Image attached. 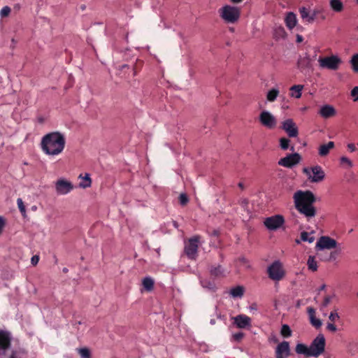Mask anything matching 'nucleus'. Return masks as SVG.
<instances>
[{
    "instance_id": "1",
    "label": "nucleus",
    "mask_w": 358,
    "mask_h": 358,
    "mask_svg": "<svg viewBox=\"0 0 358 358\" xmlns=\"http://www.w3.org/2000/svg\"><path fill=\"white\" fill-rule=\"evenodd\" d=\"M293 199L295 208L299 213L308 220L315 216L317 211L313 204L316 198L312 192L298 190L294 194Z\"/></svg>"
},
{
    "instance_id": "2",
    "label": "nucleus",
    "mask_w": 358,
    "mask_h": 358,
    "mask_svg": "<svg viewBox=\"0 0 358 358\" xmlns=\"http://www.w3.org/2000/svg\"><path fill=\"white\" fill-rule=\"evenodd\" d=\"M66 138L63 134L52 131L44 135L40 143L41 150L47 155H59L64 150Z\"/></svg>"
},
{
    "instance_id": "3",
    "label": "nucleus",
    "mask_w": 358,
    "mask_h": 358,
    "mask_svg": "<svg viewBox=\"0 0 358 358\" xmlns=\"http://www.w3.org/2000/svg\"><path fill=\"white\" fill-rule=\"evenodd\" d=\"M220 17L227 23H235L236 22L241 15L239 8L226 5L218 10Z\"/></svg>"
},
{
    "instance_id": "4",
    "label": "nucleus",
    "mask_w": 358,
    "mask_h": 358,
    "mask_svg": "<svg viewBox=\"0 0 358 358\" xmlns=\"http://www.w3.org/2000/svg\"><path fill=\"white\" fill-rule=\"evenodd\" d=\"M325 345L326 341L324 335L318 334L309 346L311 357H317L321 355L324 352Z\"/></svg>"
},
{
    "instance_id": "5",
    "label": "nucleus",
    "mask_w": 358,
    "mask_h": 358,
    "mask_svg": "<svg viewBox=\"0 0 358 358\" xmlns=\"http://www.w3.org/2000/svg\"><path fill=\"white\" fill-rule=\"evenodd\" d=\"M320 66L329 70L336 71L339 69L342 60L337 55L320 57L318 59Z\"/></svg>"
},
{
    "instance_id": "6",
    "label": "nucleus",
    "mask_w": 358,
    "mask_h": 358,
    "mask_svg": "<svg viewBox=\"0 0 358 358\" xmlns=\"http://www.w3.org/2000/svg\"><path fill=\"white\" fill-rule=\"evenodd\" d=\"M267 273L269 278L275 281L282 280L285 275L282 264L278 260L275 261L268 267Z\"/></svg>"
},
{
    "instance_id": "7",
    "label": "nucleus",
    "mask_w": 358,
    "mask_h": 358,
    "mask_svg": "<svg viewBox=\"0 0 358 358\" xmlns=\"http://www.w3.org/2000/svg\"><path fill=\"white\" fill-rule=\"evenodd\" d=\"M199 238V236H195L189 238L185 244L184 252L189 259L194 260L198 256Z\"/></svg>"
},
{
    "instance_id": "8",
    "label": "nucleus",
    "mask_w": 358,
    "mask_h": 358,
    "mask_svg": "<svg viewBox=\"0 0 358 358\" xmlns=\"http://www.w3.org/2000/svg\"><path fill=\"white\" fill-rule=\"evenodd\" d=\"M13 335L8 330L0 329V357L6 354L12 345Z\"/></svg>"
},
{
    "instance_id": "9",
    "label": "nucleus",
    "mask_w": 358,
    "mask_h": 358,
    "mask_svg": "<svg viewBox=\"0 0 358 358\" xmlns=\"http://www.w3.org/2000/svg\"><path fill=\"white\" fill-rule=\"evenodd\" d=\"M303 171L308 176V179L313 182H319L323 180L325 176L324 171L320 166H315L311 168V172L313 176H311L310 171L308 168H304Z\"/></svg>"
},
{
    "instance_id": "10",
    "label": "nucleus",
    "mask_w": 358,
    "mask_h": 358,
    "mask_svg": "<svg viewBox=\"0 0 358 358\" xmlns=\"http://www.w3.org/2000/svg\"><path fill=\"white\" fill-rule=\"evenodd\" d=\"M336 246L337 242L335 239L329 236H323L318 239L315 248L317 250H322L324 249L331 250L335 248Z\"/></svg>"
},
{
    "instance_id": "11",
    "label": "nucleus",
    "mask_w": 358,
    "mask_h": 358,
    "mask_svg": "<svg viewBox=\"0 0 358 358\" xmlns=\"http://www.w3.org/2000/svg\"><path fill=\"white\" fill-rule=\"evenodd\" d=\"M300 160V155L295 152L293 154H289L286 157L281 158L278 161V164L286 168H292L294 165L299 164Z\"/></svg>"
},
{
    "instance_id": "12",
    "label": "nucleus",
    "mask_w": 358,
    "mask_h": 358,
    "mask_svg": "<svg viewBox=\"0 0 358 358\" xmlns=\"http://www.w3.org/2000/svg\"><path fill=\"white\" fill-rule=\"evenodd\" d=\"M285 222L283 216L277 215L265 219L264 225L271 230H275L280 227Z\"/></svg>"
},
{
    "instance_id": "13",
    "label": "nucleus",
    "mask_w": 358,
    "mask_h": 358,
    "mask_svg": "<svg viewBox=\"0 0 358 358\" xmlns=\"http://www.w3.org/2000/svg\"><path fill=\"white\" fill-rule=\"evenodd\" d=\"M259 121L263 126L268 129H273L277 123L275 117L271 113L266 110L260 113Z\"/></svg>"
},
{
    "instance_id": "14",
    "label": "nucleus",
    "mask_w": 358,
    "mask_h": 358,
    "mask_svg": "<svg viewBox=\"0 0 358 358\" xmlns=\"http://www.w3.org/2000/svg\"><path fill=\"white\" fill-rule=\"evenodd\" d=\"M56 192L58 194H66L73 189V184L64 178L59 179L55 183Z\"/></svg>"
},
{
    "instance_id": "15",
    "label": "nucleus",
    "mask_w": 358,
    "mask_h": 358,
    "mask_svg": "<svg viewBox=\"0 0 358 358\" xmlns=\"http://www.w3.org/2000/svg\"><path fill=\"white\" fill-rule=\"evenodd\" d=\"M282 129L286 131L289 137H296L299 134L298 128L292 119H287L282 123Z\"/></svg>"
},
{
    "instance_id": "16",
    "label": "nucleus",
    "mask_w": 358,
    "mask_h": 358,
    "mask_svg": "<svg viewBox=\"0 0 358 358\" xmlns=\"http://www.w3.org/2000/svg\"><path fill=\"white\" fill-rule=\"evenodd\" d=\"M290 355L289 342L282 341L275 348V358H287Z\"/></svg>"
},
{
    "instance_id": "17",
    "label": "nucleus",
    "mask_w": 358,
    "mask_h": 358,
    "mask_svg": "<svg viewBox=\"0 0 358 358\" xmlns=\"http://www.w3.org/2000/svg\"><path fill=\"white\" fill-rule=\"evenodd\" d=\"M234 324L240 329L245 328L251 324V319L245 315H238L234 317Z\"/></svg>"
},
{
    "instance_id": "18",
    "label": "nucleus",
    "mask_w": 358,
    "mask_h": 358,
    "mask_svg": "<svg viewBox=\"0 0 358 358\" xmlns=\"http://www.w3.org/2000/svg\"><path fill=\"white\" fill-rule=\"evenodd\" d=\"M319 113L324 118H329L336 115V110L330 105H324L320 108Z\"/></svg>"
},
{
    "instance_id": "19",
    "label": "nucleus",
    "mask_w": 358,
    "mask_h": 358,
    "mask_svg": "<svg viewBox=\"0 0 358 358\" xmlns=\"http://www.w3.org/2000/svg\"><path fill=\"white\" fill-rule=\"evenodd\" d=\"M307 312L310 317V324L316 329L320 328L322 326V322L320 319L315 317V310L312 307L307 308Z\"/></svg>"
},
{
    "instance_id": "20",
    "label": "nucleus",
    "mask_w": 358,
    "mask_h": 358,
    "mask_svg": "<svg viewBox=\"0 0 358 358\" xmlns=\"http://www.w3.org/2000/svg\"><path fill=\"white\" fill-rule=\"evenodd\" d=\"M303 89V85H294L289 88V96L291 97H294L296 99H299L301 97L302 90Z\"/></svg>"
},
{
    "instance_id": "21",
    "label": "nucleus",
    "mask_w": 358,
    "mask_h": 358,
    "mask_svg": "<svg viewBox=\"0 0 358 358\" xmlns=\"http://www.w3.org/2000/svg\"><path fill=\"white\" fill-rule=\"evenodd\" d=\"M297 20L296 15L292 13H288L285 17L286 26L289 29H292L296 24Z\"/></svg>"
},
{
    "instance_id": "22",
    "label": "nucleus",
    "mask_w": 358,
    "mask_h": 358,
    "mask_svg": "<svg viewBox=\"0 0 358 358\" xmlns=\"http://www.w3.org/2000/svg\"><path fill=\"white\" fill-rule=\"evenodd\" d=\"M334 145L335 144L333 141L321 145L319 148V155L321 157L327 156L329 153L330 150L334 148Z\"/></svg>"
},
{
    "instance_id": "23",
    "label": "nucleus",
    "mask_w": 358,
    "mask_h": 358,
    "mask_svg": "<svg viewBox=\"0 0 358 358\" xmlns=\"http://www.w3.org/2000/svg\"><path fill=\"white\" fill-rule=\"evenodd\" d=\"M318 17L323 20L326 18L321 9L315 8L313 11H310L308 23H313Z\"/></svg>"
},
{
    "instance_id": "24",
    "label": "nucleus",
    "mask_w": 358,
    "mask_h": 358,
    "mask_svg": "<svg viewBox=\"0 0 358 358\" xmlns=\"http://www.w3.org/2000/svg\"><path fill=\"white\" fill-rule=\"evenodd\" d=\"M311 59L307 54L304 57H301L298 59L297 65L299 68L306 69L310 66Z\"/></svg>"
},
{
    "instance_id": "25",
    "label": "nucleus",
    "mask_w": 358,
    "mask_h": 358,
    "mask_svg": "<svg viewBox=\"0 0 358 358\" xmlns=\"http://www.w3.org/2000/svg\"><path fill=\"white\" fill-rule=\"evenodd\" d=\"M295 351L299 355H304L306 357H311L309 347H307L305 344L298 343L296 346Z\"/></svg>"
},
{
    "instance_id": "26",
    "label": "nucleus",
    "mask_w": 358,
    "mask_h": 358,
    "mask_svg": "<svg viewBox=\"0 0 358 358\" xmlns=\"http://www.w3.org/2000/svg\"><path fill=\"white\" fill-rule=\"evenodd\" d=\"M200 283L203 288L209 290H215L216 285L214 280L208 278H202L200 280Z\"/></svg>"
},
{
    "instance_id": "27",
    "label": "nucleus",
    "mask_w": 358,
    "mask_h": 358,
    "mask_svg": "<svg viewBox=\"0 0 358 358\" xmlns=\"http://www.w3.org/2000/svg\"><path fill=\"white\" fill-rule=\"evenodd\" d=\"M210 275L215 278H220L224 276V270L221 266H213L210 271Z\"/></svg>"
},
{
    "instance_id": "28",
    "label": "nucleus",
    "mask_w": 358,
    "mask_h": 358,
    "mask_svg": "<svg viewBox=\"0 0 358 358\" xmlns=\"http://www.w3.org/2000/svg\"><path fill=\"white\" fill-rule=\"evenodd\" d=\"M79 178H82L83 180V181L80 182L79 187L85 189L91 186L92 180L90 178V174L85 173L84 177H83L82 174H80L79 176Z\"/></svg>"
},
{
    "instance_id": "29",
    "label": "nucleus",
    "mask_w": 358,
    "mask_h": 358,
    "mask_svg": "<svg viewBox=\"0 0 358 358\" xmlns=\"http://www.w3.org/2000/svg\"><path fill=\"white\" fill-rule=\"evenodd\" d=\"M278 95H279V90L275 88H273L268 92V93L266 94V99L269 102H273L276 100Z\"/></svg>"
},
{
    "instance_id": "30",
    "label": "nucleus",
    "mask_w": 358,
    "mask_h": 358,
    "mask_svg": "<svg viewBox=\"0 0 358 358\" xmlns=\"http://www.w3.org/2000/svg\"><path fill=\"white\" fill-rule=\"evenodd\" d=\"M307 266L311 271H316L317 270V263L314 256H309L307 261Z\"/></svg>"
},
{
    "instance_id": "31",
    "label": "nucleus",
    "mask_w": 358,
    "mask_h": 358,
    "mask_svg": "<svg viewBox=\"0 0 358 358\" xmlns=\"http://www.w3.org/2000/svg\"><path fill=\"white\" fill-rule=\"evenodd\" d=\"M330 6L336 12H341L343 8V5L341 0H331Z\"/></svg>"
},
{
    "instance_id": "32",
    "label": "nucleus",
    "mask_w": 358,
    "mask_h": 358,
    "mask_svg": "<svg viewBox=\"0 0 358 358\" xmlns=\"http://www.w3.org/2000/svg\"><path fill=\"white\" fill-rule=\"evenodd\" d=\"M230 294L233 297H241L244 294V288L242 286H236L231 289Z\"/></svg>"
},
{
    "instance_id": "33",
    "label": "nucleus",
    "mask_w": 358,
    "mask_h": 358,
    "mask_svg": "<svg viewBox=\"0 0 358 358\" xmlns=\"http://www.w3.org/2000/svg\"><path fill=\"white\" fill-rule=\"evenodd\" d=\"M143 286L147 291H151L154 287V280L150 278L146 277L143 280Z\"/></svg>"
},
{
    "instance_id": "34",
    "label": "nucleus",
    "mask_w": 358,
    "mask_h": 358,
    "mask_svg": "<svg viewBox=\"0 0 358 358\" xmlns=\"http://www.w3.org/2000/svg\"><path fill=\"white\" fill-rule=\"evenodd\" d=\"M280 333L283 337L288 338L292 336V330L287 324H283Z\"/></svg>"
},
{
    "instance_id": "35",
    "label": "nucleus",
    "mask_w": 358,
    "mask_h": 358,
    "mask_svg": "<svg viewBox=\"0 0 358 358\" xmlns=\"http://www.w3.org/2000/svg\"><path fill=\"white\" fill-rule=\"evenodd\" d=\"M299 13L301 18L308 23V19L310 16V11L305 7L299 8Z\"/></svg>"
},
{
    "instance_id": "36",
    "label": "nucleus",
    "mask_w": 358,
    "mask_h": 358,
    "mask_svg": "<svg viewBox=\"0 0 358 358\" xmlns=\"http://www.w3.org/2000/svg\"><path fill=\"white\" fill-rule=\"evenodd\" d=\"M350 64L352 65V69L354 72L357 73L358 72V54L354 55L351 59H350Z\"/></svg>"
},
{
    "instance_id": "37",
    "label": "nucleus",
    "mask_w": 358,
    "mask_h": 358,
    "mask_svg": "<svg viewBox=\"0 0 358 358\" xmlns=\"http://www.w3.org/2000/svg\"><path fill=\"white\" fill-rule=\"evenodd\" d=\"M78 353L82 358H90L91 357L90 351L87 348H83L78 349Z\"/></svg>"
},
{
    "instance_id": "38",
    "label": "nucleus",
    "mask_w": 358,
    "mask_h": 358,
    "mask_svg": "<svg viewBox=\"0 0 358 358\" xmlns=\"http://www.w3.org/2000/svg\"><path fill=\"white\" fill-rule=\"evenodd\" d=\"M301 240L302 241H307L308 243H313L315 240L313 236H309V234L306 231H303L301 233Z\"/></svg>"
},
{
    "instance_id": "39",
    "label": "nucleus",
    "mask_w": 358,
    "mask_h": 358,
    "mask_svg": "<svg viewBox=\"0 0 358 358\" xmlns=\"http://www.w3.org/2000/svg\"><path fill=\"white\" fill-rule=\"evenodd\" d=\"M290 141L287 138H281L280 139V145L281 149L286 150L289 148Z\"/></svg>"
},
{
    "instance_id": "40",
    "label": "nucleus",
    "mask_w": 358,
    "mask_h": 358,
    "mask_svg": "<svg viewBox=\"0 0 358 358\" xmlns=\"http://www.w3.org/2000/svg\"><path fill=\"white\" fill-rule=\"evenodd\" d=\"M17 204L18 208H19L20 211L21 212V213L22 214V215H25L26 209H25V206L24 204L22 199L20 198H18L17 200Z\"/></svg>"
},
{
    "instance_id": "41",
    "label": "nucleus",
    "mask_w": 358,
    "mask_h": 358,
    "mask_svg": "<svg viewBox=\"0 0 358 358\" xmlns=\"http://www.w3.org/2000/svg\"><path fill=\"white\" fill-rule=\"evenodd\" d=\"M9 358H27V357L24 352L13 350L10 355Z\"/></svg>"
},
{
    "instance_id": "42",
    "label": "nucleus",
    "mask_w": 358,
    "mask_h": 358,
    "mask_svg": "<svg viewBox=\"0 0 358 358\" xmlns=\"http://www.w3.org/2000/svg\"><path fill=\"white\" fill-rule=\"evenodd\" d=\"M10 11V8L9 6H6L1 8L0 11V15L1 17H7L9 15Z\"/></svg>"
},
{
    "instance_id": "43",
    "label": "nucleus",
    "mask_w": 358,
    "mask_h": 358,
    "mask_svg": "<svg viewBox=\"0 0 358 358\" xmlns=\"http://www.w3.org/2000/svg\"><path fill=\"white\" fill-rule=\"evenodd\" d=\"M179 201L182 206H185L188 203L189 199L185 194H181L179 196Z\"/></svg>"
},
{
    "instance_id": "44",
    "label": "nucleus",
    "mask_w": 358,
    "mask_h": 358,
    "mask_svg": "<svg viewBox=\"0 0 358 358\" xmlns=\"http://www.w3.org/2000/svg\"><path fill=\"white\" fill-rule=\"evenodd\" d=\"M244 337V334L243 332H238L234 334L232 336V338L234 341L240 342L243 338Z\"/></svg>"
},
{
    "instance_id": "45",
    "label": "nucleus",
    "mask_w": 358,
    "mask_h": 358,
    "mask_svg": "<svg viewBox=\"0 0 358 358\" xmlns=\"http://www.w3.org/2000/svg\"><path fill=\"white\" fill-rule=\"evenodd\" d=\"M339 315L338 314L336 313V310H335L334 311H331L329 316V320L332 322H334L336 320L339 319Z\"/></svg>"
},
{
    "instance_id": "46",
    "label": "nucleus",
    "mask_w": 358,
    "mask_h": 358,
    "mask_svg": "<svg viewBox=\"0 0 358 358\" xmlns=\"http://www.w3.org/2000/svg\"><path fill=\"white\" fill-rule=\"evenodd\" d=\"M341 164H346L349 167L352 166V162L350 159H349L346 157H341Z\"/></svg>"
},
{
    "instance_id": "47",
    "label": "nucleus",
    "mask_w": 358,
    "mask_h": 358,
    "mask_svg": "<svg viewBox=\"0 0 358 358\" xmlns=\"http://www.w3.org/2000/svg\"><path fill=\"white\" fill-rule=\"evenodd\" d=\"M351 96L354 98V101H358V87H355L351 91Z\"/></svg>"
},
{
    "instance_id": "48",
    "label": "nucleus",
    "mask_w": 358,
    "mask_h": 358,
    "mask_svg": "<svg viewBox=\"0 0 358 358\" xmlns=\"http://www.w3.org/2000/svg\"><path fill=\"white\" fill-rule=\"evenodd\" d=\"M331 296H327L324 297V301L322 302V306L324 307H326L329 305V303H330L331 300Z\"/></svg>"
},
{
    "instance_id": "49",
    "label": "nucleus",
    "mask_w": 358,
    "mask_h": 358,
    "mask_svg": "<svg viewBox=\"0 0 358 358\" xmlns=\"http://www.w3.org/2000/svg\"><path fill=\"white\" fill-rule=\"evenodd\" d=\"M327 329L332 332H335L337 330L336 325L333 323H329L327 326Z\"/></svg>"
},
{
    "instance_id": "50",
    "label": "nucleus",
    "mask_w": 358,
    "mask_h": 358,
    "mask_svg": "<svg viewBox=\"0 0 358 358\" xmlns=\"http://www.w3.org/2000/svg\"><path fill=\"white\" fill-rule=\"evenodd\" d=\"M5 224H6V222H5L4 219L1 216H0V234L3 231Z\"/></svg>"
},
{
    "instance_id": "51",
    "label": "nucleus",
    "mask_w": 358,
    "mask_h": 358,
    "mask_svg": "<svg viewBox=\"0 0 358 358\" xmlns=\"http://www.w3.org/2000/svg\"><path fill=\"white\" fill-rule=\"evenodd\" d=\"M38 261H39V257H38V256H37V255H34V256H33V257H31V264H32L34 266L36 265V264H38Z\"/></svg>"
},
{
    "instance_id": "52",
    "label": "nucleus",
    "mask_w": 358,
    "mask_h": 358,
    "mask_svg": "<svg viewBox=\"0 0 358 358\" xmlns=\"http://www.w3.org/2000/svg\"><path fill=\"white\" fill-rule=\"evenodd\" d=\"M348 148L350 152H354L356 150L355 145L353 143H349L348 145Z\"/></svg>"
},
{
    "instance_id": "53",
    "label": "nucleus",
    "mask_w": 358,
    "mask_h": 358,
    "mask_svg": "<svg viewBox=\"0 0 358 358\" xmlns=\"http://www.w3.org/2000/svg\"><path fill=\"white\" fill-rule=\"evenodd\" d=\"M239 262L242 264H244V265H246L247 266L249 267V265H248V261L247 260V259H245V257H241L239 259Z\"/></svg>"
},
{
    "instance_id": "54",
    "label": "nucleus",
    "mask_w": 358,
    "mask_h": 358,
    "mask_svg": "<svg viewBox=\"0 0 358 358\" xmlns=\"http://www.w3.org/2000/svg\"><path fill=\"white\" fill-rule=\"evenodd\" d=\"M337 255H338L337 251L331 252L330 254L329 259H334V260L336 259Z\"/></svg>"
},
{
    "instance_id": "55",
    "label": "nucleus",
    "mask_w": 358,
    "mask_h": 358,
    "mask_svg": "<svg viewBox=\"0 0 358 358\" xmlns=\"http://www.w3.org/2000/svg\"><path fill=\"white\" fill-rule=\"evenodd\" d=\"M296 41H297L298 43L302 42V41H303V37H302V36H301V35H297V36H296Z\"/></svg>"
},
{
    "instance_id": "56",
    "label": "nucleus",
    "mask_w": 358,
    "mask_h": 358,
    "mask_svg": "<svg viewBox=\"0 0 358 358\" xmlns=\"http://www.w3.org/2000/svg\"><path fill=\"white\" fill-rule=\"evenodd\" d=\"M325 287H326V285H322L320 287L319 291L320 292V291L324 290V289H325Z\"/></svg>"
},
{
    "instance_id": "57",
    "label": "nucleus",
    "mask_w": 358,
    "mask_h": 358,
    "mask_svg": "<svg viewBox=\"0 0 358 358\" xmlns=\"http://www.w3.org/2000/svg\"><path fill=\"white\" fill-rule=\"evenodd\" d=\"M243 0H231V2L233 3H240Z\"/></svg>"
},
{
    "instance_id": "58",
    "label": "nucleus",
    "mask_w": 358,
    "mask_h": 358,
    "mask_svg": "<svg viewBox=\"0 0 358 358\" xmlns=\"http://www.w3.org/2000/svg\"><path fill=\"white\" fill-rule=\"evenodd\" d=\"M238 187L241 188V189H243L244 186H243V184L242 182H239L238 183Z\"/></svg>"
},
{
    "instance_id": "59",
    "label": "nucleus",
    "mask_w": 358,
    "mask_h": 358,
    "mask_svg": "<svg viewBox=\"0 0 358 358\" xmlns=\"http://www.w3.org/2000/svg\"><path fill=\"white\" fill-rule=\"evenodd\" d=\"M63 272L64 273H67L68 272V269L66 268H63Z\"/></svg>"
},
{
    "instance_id": "60",
    "label": "nucleus",
    "mask_w": 358,
    "mask_h": 358,
    "mask_svg": "<svg viewBox=\"0 0 358 358\" xmlns=\"http://www.w3.org/2000/svg\"><path fill=\"white\" fill-rule=\"evenodd\" d=\"M290 150H291L292 151H294V148L292 146V147H291Z\"/></svg>"
},
{
    "instance_id": "61",
    "label": "nucleus",
    "mask_w": 358,
    "mask_h": 358,
    "mask_svg": "<svg viewBox=\"0 0 358 358\" xmlns=\"http://www.w3.org/2000/svg\"><path fill=\"white\" fill-rule=\"evenodd\" d=\"M296 242L297 243H300V241H299V240H296Z\"/></svg>"
},
{
    "instance_id": "62",
    "label": "nucleus",
    "mask_w": 358,
    "mask_h": 358,
    "mask_svg": "<svg viewBox=\"0 0 358 358\" xmlns=\"http://www.w3.org/2000/svg\"><path fill=\"white\" fill-rule=\"evenodd\" d=\"M357 296H358V292H357Z\"/></svg>"
},
{
    "instance_id": "63",
    "label": "nucleus",
    "mask_w": 358,
    "mask_h": 358,
    "mask_svg": "<svg viewBox=\"0 0 358 358\" xmlns=\"http://www.w3.org/2000/svg\"><path fill=\"white\" fill-rule=\"evenodd\" d=\"M357 1H358V0H357Z\"/></svg>"
}]
</instances>
